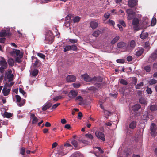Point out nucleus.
<instances>
[{
  "instance_id": "obj_1",
  "label": "nucleus",
  "mask_w": 157,
  "mask_h": 157,
  "mask_svg": "<svg viewBox=\"0 0 157 157\" xmlns=\"http://www.w3.org/2000/svg\"><path fill=\"white\" fill-rule=\"evenodd\" d=\"M12 72V71L10 69H8L7 71L6 72L4 76L5 83H10L12 82L13 85L14 84V82L12 81L14 75Z\"/></svg>"
},
{
  "instance_id": "obj_2",
  "label": "nucleus",
  "mask_w": 157,
  "mask_h": 157,
  "mask_svg": "<svg viewBox=\"0 0 157 157\" xmlns=\"http://www.w3.org/2000/svg\"><path fill=\"white\" fill-rule=\"evenodd\" d=\"M10 54L15 58V60L16 62H20L21 61V59L22 58L23 55L20 50L14 49L10 52Z\"/></svg>"
},
{
  "instance_id": "obj_3",
  "label": "nucleus",
  "mask_w": 157,
  "mask_h": 157,
  "mask_svg": "<svg viewBox=\"0 0 157 157\" xmlns=\"http://www.w3.org/2000/svg\"><path fill=\"white\" fill-rule=\"evenodd\" d=\"M54 38L52 32L50 30L47 31L45 34V42L47 44H51L53 41Z\"/></svg>"
},
{
  "instance_id": "obj_4",
  "label": "nucleus",
  "mask_w": 157,
  "mask_h": 157,
  "mask_svg": "<svg viewBox=\"0 0 157 157\" xmlns=\"http://www.w3.org/2000/svg\"><path fill=\"white\" fill-rule=\"evenodd\" d=\"M13 83L12 82L10 83H5L4 86L2 90V92L4 96H6L9 94L10 91V89L9 87L13 86Z\"/></svg>"
},
{
  "instance_id": "obj_5",
  "label": "nucleus",
  "mask_w": 157,
  "mask_h": 157,
  "mask_svg": "<svg viewBox=\"0 0 157 157\" xmlns=\"http://www.w3.org/2000/svg\"><path fill=\"white\" fill-rule=\"evenodd\" d=\"M117 47L121 49L122 51H128L129 48L127 47V44L123 42H119L117 44Z\"/></svg>"
},
{
  "instance_id": "obj_6",
  "label": "nucleus",
  "mask_w": 157,
  "mask_h": 157,
  "mask_svg": "<svg viewBox=\"0 0 157 157\" xmlns=\"http://www.w3.org/2000/svg\"><path fill=\"white\" fill-rule=\"evenodd\" d=\"M0 71L2 73L4 72V69H5L7 66L6 61L4 58H2V60L0 61Z\"/></svg>"
},
{
  "instance_id": "obj_7",
  "label": "nucleus",
  "mask_w": 157,
  "mask_h": 157,
  "mask_svg": "<svg viewBox=\"0 0 157 157\" xmlns=\"http://www.w3.org/2000/svg\"><path fill=\"white\" fill-rule=\"evenodd\" d=\"M157 127L156 125L154 123H152L150 126L151 134V136L155 137L156 135V132Z\"/></svg>"
},
{
  "instance_id": "obj_8",
  "label": "nucleus",
  "mask_w": 157,
  "mask_h": 157,
  "mask_svg": "<svg viewBox=\"0 0 157 157\" xmlns=\"http://www.w3.org/2000/svg\"><path fill=\"white\" fill-rule=\"evenodd\" d=\"M94 150L95 152V155L97 157H103L102 154L103 151L99 147H95Z\"/></svg>"
},
{
  "instance_id": "obj_9",
  "label": "nucleus",
  "mask_w": 157,
  "mask_h": 157,
  "mask_svg": "<svg viewBox=\"0 0 157 157\" xmlns=\"http://www.w3.org/2000/svg\"><path fill=\"white\" fill-rule=\"evenodd\" d=\"M15 97L16 99L17 103L18 106H21L25 104V99H21L18 95H16Z\"/></svg>"
},
{
  "instance_id": "obj_10",
  "label": "nucleus",
  "mask_w": 157,
  "mask_h": 157,
  "mask_svg": "<svg viewBox=\"0 0 157 157\" xmlns=\"http://www.w3.org/2000/svg\"><path fill=\"white\" fill-rule=\"evenodd\" d=\"M15 97L16 99L17 103L18 106H21L25 104V99H21L18 95H16Z\"/></svg>"
},
{
  "instance_id": "obj_11",
  "label": "nucleus",
  "mask_w": 157,
  "mask_h": 157,
  "mask_svg": "<svg viewBox=\"0 0 157 157\" xmlns=\"http://www.w3.org/2000/svg\"><path fill=\"white\" fill-rule=\"evenodd\" d=\"M15 97L16 99L17 103L18 106H21L25 104V99H21L18 95H16Z\"/></svg>"
},
{
  "instance_id": "obj_12",
  "label": "nucleus",
  "mask_w": 157,
  "mask_h": 157,
  "mask_svg": "<svg viewBox=\"0 0 157 157\" xmlns=\"http://www.w3.org/2000/svg\"><path fill=\"white\" fill-rule=\"evenodd\" d=\"M132 25H133V29L136 31L139 30L140 29L138 27L139 20L138 18H134L132 21Z\"/></svg>"
},
{
  "instance_id": "obj_13",
  "label": "nucleus",
  "mask_w": 157,
  "mask_h": 157,
  "mask_svg": "<svg viewBox=\"0 0 157 157\" xmlns=\"http://www.w3.org/2000/svg\"><path fill=\"white\" fill-rule=\"evenodd\" d=\"M126 13L128 14V19L131 20L134 16L135 12L132 10L128 9L126 10Z\"/></svg>"
},
{
  "instance_id": "obj_14",
  "label": "nucleus",
  "mask_w": 157,
  "mask_h": 157,
  "mask_svg": "<svg viewBox=\"0 0 157 157\" xmlns=\"http://www.w3.org/2000/svg\"><path fill=\"white\" fill-rule=\"evenodd\" d=\"M78 94V92L77 91L72 90L69 92L68 96L70 98L73 99L75 98L77 96Z\"/></svg>"
},
{
  "instance_id": "obj_15",
  "label": "nucleus",
  "mask_w": 157,
  "mask_h": 157,
  "mask_svg": "<svg viewBox=\"0 0 157 157\" xmlns=\"http://www.w3.org/2000/svg\"><path fill=\"white\" fill-rule=\"evenodd\" d=\"M95 135L98 138L101 139L103 141H105L104 135L102 132L100 131H96L95 132Z\"/></svg>"
},
{
  "instance_id": "obj_16",
  "label": "nucleus",
  "mask_w": 157,
  "mask_h": 157,
  "mask_svg": "<svg viewBox=\"0 0 157 157\" xmlns=\"http://www.w3.org/2000/svg\"><path fill=\"white\" fill-rule=\"evenodd\" d=\"M157 57V49L150 56L149 59V61L151 63L155 60Z\"/></svg>"
},
{
  "instance_id": "obj_17",
  "label": "nucleus",
  "mask_w": 157,
  "mask_h": 157,
  "mask_svg": "<svg viewBox=\"0 0 157 157\" xmlns=\"http://www.w3.org/2000/svg\"><path fill=\"white\" fill-rule=\"evenodd\" d=\"M81 78L83 79L84 81L86 82H90L91 81L92 82V78H91L90 77L86 74L82 75L81 76Z\"/></svg>"
},
{
  "instance_id": "obj_18",
  "label": "nucleus",
  "mask_w": 157,
  "mask_h": 157,
  "mask_svg": "<svg viewBox=\"0 0 157 157\" xmlns=\"http://www.w3.org/2000/svg\"><path fill=\"white\" fill-rule=\"evenodd\" d=\"M141 107V106L139 104H136L132 106V113L134 114L135 115H136V112Z\"/></svg>"
},
{
  "instance_id": "obj_19",
  "label": "nucleus",
  "mask_w": 157,
  "mask_h": 157,
  "mask_svg": "<svg viewBox=\"0 0 157 157\" xmlns=\"http://www.w3.org/2000/svg\"><path fill=\"white\" fill-rule=\"evenodd\" d=\"M136 45L135 41L133 40H132L130 42L129 44H127V47H128L129 48L128 50V51L129 52L132 50L135 47Z\"/></svg>"
},
{
  "instance_id": "obj_20",
  "label": "nucleus",
  "mask_w": 157,
  "mask_h": 157,
  "mask_svg": "<svg viewBox=\"0 0 157 157\" xmlns=\"http://www.w3.org/2000/svg\"><path fill=\"white\" fill-rule=\"evenodd\" d=\"M75 100L76 101L79 102L80 105H82L84 104L83 98L81 96H76L75 98Z\"/></svg>"
},
{
  "instance_id": "obj_21",
  "label": "nucleus",
  "mask_w": 157,
  "mask_h": 157,
  "mask_svg": "<svg viewBox=\"0 0 157 157\" xmlns=\"http://www.w3.org/2000/svg\"><path fill=\"white\" fill-rule=\"evenodd\" d=\"M66 80L68 82H73L75 81L76 77L72 75H69L66 78Z\"/></svg>"
},
{
  "instance_id": "obj_22",
  "label": "nucleus",
  "mask_w": 157,
  "mask_h": 157,
  "mask_svg": "<svg viewBox=\"0 0 157 157\" xmlns=\"http://www.w3.org/2000/svg\"><path fill=\"white\" fill-rule=\"evenodd\" d=\"M137 3V0H129L128 1V5L131 7H132L136 6Z\"/></svg>"
},
{
  "instance_id": "obj_23",
  "label": "nucleus",
  "mask_w": 157,
  "mask_h": 157,
  "mask_svg": "<svg viewBox=\"0 0 157 157\" xmlns=\"http://www.w3.org/2000/svg\"><path fill=\"white\" fill-rule=\"evenodd\" d=\"M90 26L92 29H95L98 26V21H90Z\"/></svg>"
},
{
  "instance_id": "obj_24",
  "label": "nucleus",
  "mask_w": 157,
  "mask_h": 157,
  "mask_svg": "<svg viewBox=\"0 0 157 157\" xmlns=\"http://www.w3.org/2000/svg\"><path fill=\"white\" fill-rule=\"evenodd\" d=\"M31 119L32 120V123L33 124H36L38 121V118L37 117H36L35 115L32 114L30 116Z\"/></svg>"
},
{
  "instance_id": "obj_25",
  "label": "nucleus",
  "mask_w": 157,
  "mask_h": 157,
  "mask_svg": "<svg viewBox=\"0 0 157 157\" xmlns=\"http://www.w3.org/2000/svg\"><path fill=\"white\" fill-rule=\"evenodd\" d=\"M139 101L140 103L144 104V105H146L147 103V99L143 97H141L140 98Z\"/></svg>"
},
{
  "instance_id": "obj_26",
  "label": "nucleus",
  "mask_w": 157,
  "mask_h": 157,
  "mask_svg": "<svg viewBox=\"0 0 157 157\" xmlns=\"http://www.w3.org/2000/svg\"><path fill=\"white\" fill-rule=\"evenodd\" d=\"M92 82L96 84L97 82H101L102 81V78L99 77L97 78H92Z\"/></svg>"
},
{
  "instance_id": "obj_27",
  "label": "nucleus",
  "mask_w": 157,
  "mask_h": 157,
  "mask_svg": "<svg viewBox=\"0 0 157 157\" xmlns=\"http://www.w3.org/2000/svg\"><path fill=\"white\" fill-rule=\"evenodd\" d=\"M10 33L9 31L8 32V33H7L6 31L2 30L0 32V37H4L7 36V35H9Z\"/></svg>"
},
{
  "instance_id": "obj_28",
  "label": "nucleus",
  "mask_w": 157,
  "mask_h": 157,
  "mask_svg": "<svg viewBox=\"0 0 157 157\" xmlns=\"http://www.w3.org/2000/svg\"><path fill=\"white\" fill-rule=\"evenodd\" d=\"M68 151H66V150L64 149L63 148V147L59 151V154L63 156L67 154Z\"/></svg>"
},
{
  "instance_id": "obj_29",
  "label": "nucleus",
  "mask_w": 157,
  "mask_h": 157,
  "mask_svg": "<svg viewBox=\"0 0 157 157\" xmlns=\"http://www.w3.org/2000/svg\"><path fill=\"white\" fill-rule=\"evenodd\" d=\"M136 121H132L129 124V128L132 129H134L136 128Z\"/></svg>"
},
{
  "instance_id": "obj_30",
  "label": "nucleus",
  "mask_w": 157,
  "mask_h": 157,
  "mask_svg": "<svg viewBox=\"0 0 157 157\" xmlns=\"http://www.w3.org/2000/svg\"><path fill=\"white\" fill-rule=\"evenodd\" d=\"M71 145L68 143H66L64 144V146L63 147V148L64 149L66 150V151H68L71 149Z\"/></svg>"
},
{
  "instance_id": "obj_31",
  "label": "nucleus",
  "mask_w": 157,
  "mask_h": 157,
  "mask_svg": "<svg viewBox=\"0 0 157 157\" xmlns=\"http://www.w3.org/2000/svg\"><path fill=\"white\" fill-rule=\"evenodd\" d=\"M52 105V104L49 103L45 104L43 106L42 109L43 111H45L51 107Z\"/></svg>"
},
{
  "instance_id": "obj_32",
  "label": "nucleus",
  "mask_w": 157,
  "mask_h": 157,
  "mask_svg": "<svg viewBox=\"0 0 157 157\" xmlns=\"http://www.w3.org/2000/svg\"><path fill=\"white\" fill-rule=\"evenodd\" d=\"M148 36V34L147 32H144L143 31L141 34L140 35V37L142 39H144L147 37Z\"/></svg>"
},
{
  "instance_id": "obj_33",
  "label": "nucleus",
  "mask_w": 157,
  "mask_h": 157,
  "mask_svg": "<svg viewBox=\"0 0 157 157\" xmlns=\"http://www.w3.org/2000/svg\"><path fill=\"white\" fill-rule=\"evenodd\" d=\"M71 157H82V155L79 152H76L73 154Z\"/></svg>"
},
{
  "instance_id": "obj_34",
  "label": "nucleus",
  "mask_w": 157,
  "mask_h": 157,
  "mask_svg": "<svg viewBox=\"0 0 157 157\" xmlns=\"http://www.w3.org/2000/svg\"><path fill=\"white\" fill-rule=\"evenodd\" d=\"M150 110L151 111L157 110V106L156 105H152L149 106Z\"/></svg>"
},
{
  "instance_id": "obj_35",
  "label": "nucleus",
  "mask_w": 157,
  "mask_h": 157,
  "mask_svg": "<svg viewBox=\"0 0 157 157\" xmlns=\"http://www.w3.org/2000/svg\"><path fill=\"white\" fill-rule=\"evenodd\" d=\"M38 71L37 69H34L30 72V75L32 76H36L38 74Z\"/></svg>"
},
{
  "instance_id": "obj_36",
  "label": "nucleus",
  "mask_w": 157,
  "mask_h": 157,
  "mask_svg": "<svg viewBox=\"0 0 157 157\" xmlns=\"http://www.w3.org/2000/svg\"><path fill=\"white\" fill-rule=\"evenodd\" d=\"M120 38V37L118 36H116L113 39V40H111V43L113 44L117 42V41L119 40Z\"/></svg>"
},
{
  "instance_id": "obj_37",
  "label": "nucleus",
  "mask_w": 157,
  "mask_h": 157,
  "mask_svg": "<svg viewBox=\"0 0 157 157\" xmlns=\"http://www.w3.org/2000/svg\"><path fill=\"white\" fill-rule=\"evenodd\" d=\"M8 63L10 66H13L14 65V61L12 58L8 59Z\"/></svg>"
},
{
  "instance_id": "obj_38",
  "label": "nucleus",
  "mask_w": 157,
  "mask_h": 157,
  "mask_svg": "<svg viewBox=\"0 0 157 157\" xmlns=\"http://www.w3.org/2000/svg\"><path fill=\"white\" fill-rule=\"evenodd\" d=\"M100 33L101 32L99 30L95 31L93 32L92 35L94 36L97 37L99 36Z\"/></svg>"
},
{
  "instance_id": "obj_39",
  "label": "nucleus",
  "mask_w": 157,
  "mask_h": 157,
  "mask_svg": "<svg viewBox=\"0 0 157 157\" xmlns=\"http://www.w3.org/2000/svg\"><path fill=\"white\" fill-rule=\"evenodd\" d=\"M12 113H8L7 112H5L4 114V117L8 118L10 117H12Z\"/></svg>"
},
{
  "instance_id": "obj_40",
  "label": "nucleus",
  "mask_w": 157,
  "mask_h": 157,
  "mask_svg": "<svg viewBox=\"0 0 157 157\" xmlns=\"http://www.w3.org/2000/svg\"><path fill=\"white\" fill-rule=\"evenodd\" d=\"M157 82V81L154 78H153L150 80L148 82V83L150 85H153L156 83Z\"/></svg>"
},
{
  "instance_id": "obj_41",
  "label": "nucleus",
  "mask_w": 157,
  "mask_h": 157,
  "mask_svg": "<svg viewBox=\"0 0 157 157\" xmlns=\"http://www.w3.org/2000/svg\"><path fill=\"white\" fill-rule=\"evenodd\" d=\"M143 85V83L142 82L137 84L136 86V88L137 89H140Z\"/></svg>"
},
{
  "instance_id": "obj_42",
  "label": "nucleus",
  "mask_w": 157,
  "mask_h": 157,
  "mask_svg": "<svg viewBox=\"0 0 157 157\" xmlns=\"http://www.w3.org/2000/svg\"><path fill=\"white\" fill-rule=\"evenodd\" d=\"M143 50L142 49H141L136 52V55L137 56H139L141 55L143 53Z\"/></svg>"
},
{
  "instance_id": "obj_43",
  "label": "nucleus",
  "mask_w": 157,
  "mask_h": 157,
  "mask_svg": "<svg viewBox=\"0 0 157 157\" xmlns=\"http://www.w3.org/2000/svg\"><path fill=\"white\" fill-rule=\"evenodd\" d=\"M64 98V97L61 96H57L56 97L54 98L53 99V100L54 101H56L57 100H58L59 99H61V98Z\"/></svg>"
},
{
  "instance_id": "obj_44",
  "label": "nucleus",
  "mask_w": 157,
  "mask_h": 157,
  "mask_svg": "<svg viewBox=\"0 0 157 157\" xmlns=\"http://www.w3.org/2000/svg\"><path fill=\"white\" fill-rule=\"evenodd\" d=\"M109 16L110 14L109 13H107L105 14L104 15L103 20L105 21L109 17Z\"/></svg>"
},
{
  "instance_id": "obj_45",
  "label": "nucleus",
  "mask_w": 157,
  "mask_h": 157,
  "mask_svg": "<svg viewBox=\"0 0 157 157\" xmlns=\"http://www.w3.org/2000/svg\"><path fill=\"white\" fill-rule=\"evenodd\" d=\"M85 136L90 140L93 139V136L92 135L90 134L87 133L85 134Z\"/></svg>"
},
{
  "instance_id": "obj_46",
  "label": "nucleus",
  "mask_w": 157,
  "mask_h": 157,
  "mask_svg": "<svg viewBox=\"0 0 157 157\" xmlns=\"http://www.w3.org/2000/svg\"><path fill=\"white\" fill-rule=\"evenodd\" d=\"M156 22V19L155 18H153L152 19L151 25L152 26H154L155 25Z\"/></svg>"
},
{
  "instance_id": "obj_47",
  "label": "nucleus",
  "mask_w": 157,
  "mask_h": 157,
  "mask_svg": "<svg viewBox=\"0 0 157 157\" xmlns=\"http://www.w3.org/2000/svg\"><path fill=\"white\" fill-rule=\"evenodd\" d=\"M70 50H71V46L67 45L65 46L64 48V52H66Z\"/></svg>"
},
{
  "instance_id": "obj_48",
  "label": "nucleus",
  "mask_w": 157,
  "mask_h": 157,
  "mask_svg": "<svg viewBox=\"0 0 157 157\" xmlns=\"http://www.w3.org/2000/svg\"><path fill=\"white\" fill-rule=\"evenodd\" d=\"M80 19V17L79 16H76L74 18L73 21L74 22H78Z\"/></svg>"
},
{
  "instance_id": "obj_49",
  "label": "nucleus",
  "mask_w": 157,
  "mask_h": 157,
  "mask_svg": "<svg viewBox=\"0 0 157 157\" xmlns=\"http://www.w3.org/2000/svg\"><path fill=\"white\" fill-rule=\"evenodd\" d=\"M144 69L147 72H149L151 70V67L147 65L144 67Z\"/></svg>"
},
{
  "instance_id": "obj_50",
  "label": "nucleus",
  "mask_w": 157,
  "mask_h": 157,
  "mask_svg": "<svg viewBox=\"0 0 157 157\" xmlns=\"http://www.w3.org/2000/svg\"><path fill=\"white\" fill-rule=\"evenodd\" d=\"M19 91L20 93H21L23 96L25 97H26V93L24 91V90L22 88L19 89Z\"/></svg>"
},
{
  "instance_id": "obj_51",
  "label": "nucleus",
  "mask_w": 157,
  "mask_h": 157,
  "mask_svg": "<svg viewBox=\"0 0 157 157\" xmlns=\"http://www.w3.org/2000/svg\"><path fill=\"white\" fill-rule=\"evenodd\" d=\"M71 50H72L74 51H76L77 50V48L75 45H73L71 46Z\"/></svg>"
},
{
  "instance_id": "obj_52",
  "label": "nucleus",
  "mask_w": 157,
  "mask_h": 157,
  "mask_svg": "<svg viewBox=\"0 0 157 157\" xmlns=\"http://www.w3.org/2000/svg\"><path fill=\"white\" fill-rule=\"evenodd\" d=\"M119 23L124 27H126V25L124 21L122 20H119L118 21Z\"/></svg>"
},
{
  "instance_id": "obj_53",
  "label": "nucleus",
  "mask_w": 157,
  "mask_h": 157,
  "mask_svg": "<svg viewBox=\"0 0 157 157\" xmlns=\"http://www.w3.org/2000/svg\"><path fill=\"white\" fill-rule=\"evenodd\" d=\"M73 87L75 88H78L80 86V84L79 83H74L73 84Z\"/></svg>"
},
{
  "instance_id": "obj_54",
  "label": "nucleus",
  "mask_w": 157,
  "mask_h": 157,
  "mask_svg": "<svg viewBox=\"0 0 157 157\" xmlns=\"http://www.w3.org/2000/svg\"><path fill=\"white\" fill-rule=\"evenodd\" d=\"M116 61L119 63H123L124 62V59H118L116 60Z\"/></svg>"
},
{
  "instance_id": "obj_55",
  "label": "nucleus",
  "mask_w": 157,
  "mask_h": 157,
  "mask_svg": "<svg viewBox=\"0 0 157 157\" xmlns=\"http://www.w3.org/2000/svg\"><path fill=\"white\" fill-rule=\"evenodd\" d=\"M71 144L75 147H77L78 143L75 140L72 141L71 142Z\"/></svg>"
},
{
  "instance_id": "obj_56",
  "label": "nucleus",
  "mask_w": 157,
  "mask_h": 157,
  "mask_svg": "<svg viewBox=\"0 0 157 157\" xmlns=\"http://www.w3.org/2000/svg\"><path fill=\"white\" fill-rule=\"evenodd\" d=\"M25 151V149L23 147L20 149V153L22 155H24Z\"/></svg>"
},
{
  "instance_id": "obj_57",
  "label": "nucleus",
  "mask_w": 157,
  "mask_h": 157,
  "mask_svg": "<svg viewBox=\"0 0 157 157\" xmlns=\"http://www.w3.org/2000/svg\"><path fill=\"white\" fill-rule=\"evenodd\" d=\"M37 55L38 56L42 59H44L45 57V55L41 53H38Z\"/></svg>"
},
{
  "instance_id": "obj_58",
  "label": "nucleus",
  "mask_w": 157,
  "mask_h": 157,
  "mask_svg": "<svg viewBox=\"0 0 157 157\" xmlns=\"http://www.w3.org/2000/svg\"><path fill=\"white\" fill-rule=\"evenodd\" d=\"M69 41L71 43H76L77 42V40L76 39H69Z\"/></svg>"
},
{
  "instance_id": "obj_59",
  "label": "nucleus",
  "mask_w": 157,
  "mask_h": 157,
  "mask_svg": "<svg viewBox=\"0 0 157 157\" xmlns=\"http://www.w3.org/2000/svg\"><path fill=\"white\" fill-rule=\"evenodd\" d=\"M120 83L121 84H123L124 85H126L127 84V82L125 80L122 79L120 81Z\"/></svg>"
},
{
  "instance_id": "obj_60",
  "label": "nucleus",
  "mask_w": 157,
  "mask_h": 157,
  "mask_svg": "<svg viewBox=\"0 0 157 157\" xmlns=\"http://www.w3.org/2000/svg\"><path fill=\"white\" fill-rule=\"evenodd\" d=\"M51 0H41L40 3L41 4L46 3L50 2Z\"/></svg>"
},
{
  "instance_id": "obj_61",
  "label": "nucleus",
  "mask_w": 157,
  "mask_h": 157,
  "mask_svg": "<svg viewBox=\"0 0 157 157\" xmlns=\"http://www.w3.org/2000/svg\"><path fill=\"white\" fill-rule=\"evenodd\" d=\"M146 91L148 94H151L152 93V91L151 88L147 87V88Z\"/></svg>"
},
{
  "instance_id": "obj_62",
  "label": "nucleus",
  "mask_w": 157,
  "mask_h": 157,
  "mask_svg": "<svg viewBox=\"0 0 157 157\" xmlns=\"http://www.w3.org/2000/svg\"><path fill=\"white\" fill-rule=\"evenodd\" d=\"M108 22L109 24H111L113 27L114 26L115 23L113 21L109 19L108 21Z\"/></svg>"
},
{
  "instance_id": "obj_63",
  "label": "nucleus",
  "mask_w": 157,
  "mask_h": 157,
  "mask_svg": "<svg viewBox=\"0 0 157 157\" xmlns=\"http://www.w3.org/2000/svg\"><path fill=\"white\" fill-rule=\"evenodd\" d=\"M132 57L131 56H128L127 58V60L128 61H131L132 59Z\"/></svg>"
},
{
  "instance_id": "obj_64",
  "label": "nucleus",
  "mask_w": 157,
  "mask_h": 157,
  "mask_svg": "<svg viewBox=\"0 0 157 157\" xmlns=\"http://www.w3.org/2000/svg\"><path fill=\"white\" fill-rule=\"evenodd\" d=\"M60 104L59 103H56L54 104L53 106H52V109H54L56 108L58 106H59Z\"/></svg>"
}]
</instances>
